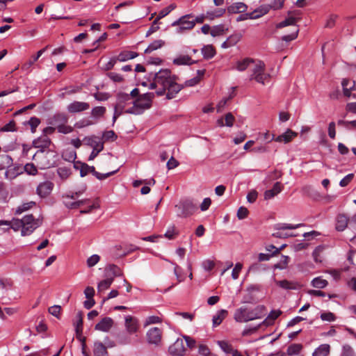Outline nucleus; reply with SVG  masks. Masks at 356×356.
Wrapping results in <instances>:
<instances>
[{"label": "nucleus", "instance_id": "nucleus-37", "mask_svg": "<svg viewBox=\"0 0 356 356\" xmlns=\"http://www.w3.org/2000/svg\"><path fill=\"white\" fill-rule=\"evenodd\" d=\"M302 346L299 343H293L288 347L287 354L289 356H299Z\"/></svg>", "mask_w": 356, "mask_h": 356}, {"label": "nucleus", "instance_id": "nucleus-22", "mask_svg": "<svg viewBox=\"0 0 356 356\" xmlns=\"http://www.w3.org/2000/svg\"><path fill=\"white\" fill-rule=\"evenodd\" d=\"M33 145L36 148L45 149L48 148L51 144V140L47 136L43 135L33 142Z\"/></svg>", "mask_w": 356, "mask_h": 356}, {"label": "nucleus", "instance_id": "nucleus-23", "mask_svg": "<svg viewBox=\"0 0 356 356\" xmlns=\"http://www.w3.org/2000/svg\"><path fill=\"white\" fill-rule=\"evenodd\" d=\"M283 186H282L280 182H276L274 185L273 188L266 191L264 193V199L265 200H270L274 197L275 195H277L278 193H280L282 190Z\"/></svg>", "mask_w": 356, "mask_h": 356}, {"label": "nucleus", "instance_id": "nucleus-4", "mask_svg": "<svg viewBox=\"0 0 356 356\" xmlns=\"http://www.w3.org/2000/svg\"><path fill=\"white\" fill-rule=\"evenodd\" d=\"M265 64L261 60H254L251 69L250 80H255L257 82L265 85L269 79V74L265 72Z\"/></svg>", "mask_w": 356, "mask_h": 356}, {"label": "nucleus", "instance_id": "nucleus-36", "mask_svg": "<svg viewBox=\"0 0 356 356\" xmlns=\"http://www.w3.org/2000/svg\"><path fill=\"white\" fill-rule=\"evenodd\" d=\"M113 282V278H112V277L106 278V279L101 281L97 285L98 293H102L104 291H106V289H108L111 286Z\"/></svg>", "mask_w": 356, "mask_h": 356}, {"label": "nucleus", "instance_id": "nucleus-46", "mask_svg": "<svg viewBox=\"0 0 356 356\" xmlns=\"http://www.w3.org/2000/svg\"><path fill=\"white\" fill-rule=\"evenodd\" d=\"M58 176L63 180L67 179L71 174L70 170L66 167H60L57 170Z\"/></svg>", "mask_w": 356, "mask_h": 356}, {"label": "nucleus", "instance_id": "nucleus-25", "mask_svg": "<svg viewBox=\"0 0 356 356\" xmlns=\"http://www.w3.org/2000/svg\"><path fill=\"white\" fill-rule=\"evenodd\" d=\"M349 219L344 214H339L336 220V229L339 232L343 231L348 225Z\"/></svg>", "mask_w": 356, "mask_h": 356}, {"label": "nucleus", "instance_id": "nucleus-60", "mask_svg": "<svg viewBox=\"0 0 356 356\" xmlns=\"http://www.w3.org/2000/svg\"><path fill=\"white\" fill-rule=\"evenodd\" d=\"M24 170L31 175H35L38 172V170L33 163L26 164L24 166Z\"/></svg>", "mask_w": 356, "mask_h": 356}, {"label": "nucleus", "instance_id": "nucleus-44", "mask_svg": "<svg viewBox=\"0 0 356 356\" xmlns=\"http://www.w3.org/2000/svg\"><path fill=\"white\" fill-rule=\"evenodd\" d=\"M296 22V19L294 17H289L285 20L278 23L276 25V28L281 29L287 26L294 25Z\"/></svg>", "mask_w": 356, "mask_h": 356}, {"label": "nucleus", "instance_id": "nucleus-10", "mask_svg": "<svg viewBox=\"0 0 356 356\" xmlns=\"http://www.w3.org/2000/svg\"><path fill=\"white\" fill-rule=\"evenodd\" d=\"M302 226V224H297V225H292V224H279L276 226L277 231L273 234V236L276 238H288V237H292L296 236V234H293L292 233L286 232L285 230L286 229H295L298 227H300Z\"/></svg>", "mask_w": 356, "mask_h": 356}, {"label": "nucleus", "instance_id": "nucleus-11", "mask_svg": "<svg viewBox=\"0 0 356 356\" xmlns=\"http://www.w3.org/2000/svg\"><path fill=\"white\" fill-rule=\"evenodd\" d=\"M177 215L181 217H188L196 210V206L191 200H185L176 205Z\"/></svg>", "mask_w": 356, "mask_h": 356}, {"label": "nucleus", "instance_id": "nucleus-55", "mask_svg": "<svg viewBox=\"0 0 356 356\" xmlns=\"http://www.w3.org/2000/svg\"><path fill=\"white\" fill-rule=\"evenodd\" d=\"M324 248L323 246H318L315 248L313 252V257L316 262H321V254L323 251Z\"/></svg>", "mask_w": 356, "mask_h": 356}, {"label": "nucleus", "instance_id": "nucleus-15", "mask_svg": "<svg viewBox=\"0 0 356 356\" xmlns=\"http://www.w3.org/2000/svg\"><path fill=\"white\" fill-rule=\"evenodd\" d=\"M169 353L172 356H183L186 348L183 339H177L168 348Z\"/></svg>", "mask_w": 356, "mask_h": 356}, {"label": "nucleus", "instance_id": "nucleus-9", "mask_svg": "<svg viewBox=\"0 0 356 356\" xmlns=\"http://www.w3.org/2000/svg\"><path fill=\"white\" fill-rule=\"evenodd\" d=\"M23 227L22 236L30 235L37 227L40 225V221L35 219L32 215L26 216L23 218Z\"/></svg>", "mask_w": 356, "mask_h": 356}, {"label": "nucleus", "instance_id": "nucleus-42", "mask_svg": "<svg viewBox=\"0 0 356 356\" xmlns=\"http://www.w3.org/2000/svg\"><path fill=\"white\" fill-rule=\"evenodd\" d=\"M204 74V70H198L197 76L186 81L185 82V86H194L197 85L200 82V78L202 76H203Z\"/></svg>", "mask_w": 356, "mask_h": 356}, {"label": "nucleus", "instance_id": "nucleus-58", "mask_svg": "<svg viewBox=\"0 0 356 356\" xmlns=\"http://www.w3.org/2000/svg\"><path fill=\"white\" fill-rule=\"evenodd\" d=\"M63 157L65 160L72 162L76 158V152L73 150L65 151L63 154Z\"/></svg>", "mask_w": 356, "mask_h": 356}, {"label": "nucleus", "instance_id": "nucleus-54", "mask_svg": "<svg viewBox=\"0 0 356 356\" xmlns=\"http://www.w3.org/2000/svg\"><path fill=\"white\" fill-rule=\"evenodd\" d=\"M57 130L59 133L67 134L73 131V127L66 124L57 126Z\"/></svg>", "mask_w": 356, "mask_h": 356}, {"label": "nucleus", "instance_id": "nucleus-48", "mask_svg": "<svg viewBox=\"0 0 356 356\" xmlns=\"http://www.w3.org/2000/svg\"><path fill=\"white\" fill-rule=\"evenodd\" d=\"M161 322V318L157 316H148L145 322H144V326L147 327L152 324H156Z\"/></svg>", "mask_w": 356, "mask_h": 356}, {"label": "nucleus", "instance_id": "nucleus-47", "mask_svg": "<svg viewBox=\"0 0 356 356\" xmlns=\"http://www.w3.org/2000/svg\"><path fill=\"white\" fill-rule=\"evenodd\" d=\"M46 49L47 48H44V49H40V51H38L37 52L36 56H33V60H29V62L25 63L23 65L22 68L23 69H26V68L30 67L34 63V62H35L42 55V54L45 51Z\"/></svg>", "mask_w": 356, "mask_h": 356}, {"label": "nucleus", "instance_id": "nucleus-41", "mask_svg": "<svg viewBox=\"0 0 356 356\" xmlns=\"http://www.w3.org/2000/svg\"><path fill=\"white\" fill-rule=\"evenodd\" d=\"M328 282L321 277H316L312 281V285L317 289H323L327 286Z\"/></svg>", "mask_w": 356, "mask_h": 356}, {"label": "nucleus", "instance_id": "nucleus-6", "mask_svg": "<svg viewBox=\"0 0 356 356\" xmlns=\"http://www.w3.org/2000/svg\"><path fill=\"white\" fill-rule=\"evenodd\" d=\"M191 14L184 15L172 23V26L177 27V33H182L185 31L191 30L195 26V22L190 20Z\"/></svg>", "mask_w": 356, "mask_h": 356}, {"label": "nucleus", "instance_id": "nucleus-52", "mask_svg": "<svg viewBox=\"0 0 356 356\" xmlns=\"http://www.w3.org/2000/svg\"><path fill=\"white\" fill-rule=\"evenodd\" d=\"M99 260L100 257L98 254H92V256L88 257L86 261L88 267H93L99 261Z\"/></svg>", "mask_w": 356, "mask_h": 356}, {"label": "nucleus", "instance_id": "nucleus-57", "mask_svg": "<svg viewBox=\"0 0 356 356\" xmlns=\"http://www.w3.org/2000/svg\"><path fill=\"white\" fill-rule=\"evenodd\" d=\"M298 29L297 27H295L293 29V32L291 34L284 35L282 38V40L286 42H290L295 40L298 36Z\"/></svg>", "mask_w": 356, "mask_h": 356}, {"label": "nucleus", "instance_id": "nucleus-21", "mask_svg": "<svg viewBox=\"0 0 356 356\" xmlns=\"http://www.w3.org/2000/svg\"><path fill=\"white\" fill-rule=\"evenodd\" d=\"M275 284L286 290H297L300 287V285L298 282L288 281L286 280L275 281Z\"/></svg>", "mask_w": 356, "mask_h": 356}, {"label": "nucleus", "instance_id": "nucleus-2", "mask_svg": "<svg viewBox=\"0 0 356 356\" xmlns=\"http://www.w3.org/2000/svg\"><path fill=\"white\" fill-rule=\"evenodd\" d=\"M266 314V308L263 305H259L252 309L246 307H241L236 310L234 319L237 322L243 323L264 317Z\"/></svg>", "mask_w": 356, "mask_h": 356}, {"label": "nucleus", "instance_id": "nucleus-51", "mask_svg": "<svg viewBox=\"0 0 356 356\" xmlns=\"http://www.w3.org/2000/svg\"><path fill=\"white\" fill-rule=\"evenodd\" d=\"M178 234L175 226H170L164 234V236L170 240L173 239Z\"/></svg>", "mask_w": 356, "mask_h": 356}, {"label": "nucleus", "instance_id": "nucleus-49", "mask_svg": "<svg viewBox=\"0 0 356 356\" xmlns=\"http://www.w3.org/2000/svg\"><path fill=\"white\" fill-rule=\"evenodd\" d=\"M34 205H35L34 202H29L24 203L17 207V209H16V213L20 214L22 212L30 209Z\"/></svg>", "mask_w": 356, "mask_h": 356}, {"label": "nucleus", "instance_id": "nucleus-61", "mask_svg": "<svg viewBox=\"0 0 356 356\" xmlns=\"http://www.w3.org/2000/svg\"><path fill=\"white\" fill-rule=\"evenodd\" d=\"M198 353L202 356H209L211 354L208 346L204 344L198 346Z\"/></svg>", "mask_w": 356, "mask_h": 356}, {"label": "nucleus", "instance_id": "nucleus-19", "mask_svg": "<svg viewBox=\"0 0 356 356\" xmlns=\"http://www.w3.org/2000/svg\"><path fill=\"white\" fill-rule=\"evenodd\" d=\"M270 9V5H262L254 11L249 13V17L251 19L259 18L267 14Z\"/></svg>", "mask_w": 356, "mask_h": 356}, {"label": "nucleus", "instance_id": "nucleus-50", "mask_svg": "<svg viewBox=\"0 0 356 356\" xmlns=\"http://www.w3.org/2000/svg\"><path fill=\"white\" fill-rule=\"evenodd\" d=\"M218 344L221 348V349L225 352L226 353H231L233 350V348L230 343L225 341H218Z\"/></svg>", "mask_w": 356, "mask_h": 356}, {"label": "nucleus", "instance_id": "nucleus-1", "mask_svg": "<svg viewBox=\"0 0 356 356\" xmlns=\"http://www.w3.org/2000/svg\"><path fill=\"white\" fill-rule=\"evenodd\" d=\"M183 86L177 83L176 76L167 69L161 70L155 74L149 88L155 90L159 96L165 95L168 99H172L182 89Z\"/></svg>", "mask_w": 356, "mask_h": 356}, {"label": "nucleus", "instance_id": "nucleus-28", "mask_svg": "<svg viewBox=\"0 0 356 356\" xmlns=\"http://www.w3.org/2000/svg\"><path fill=\"white\" fill-rule=\"evenodd\" d=\"M247 9V6L242 2H236L229 6L227 8L229 13H238L245 12Z\"/></svg>", "mask_w": 356, "mask_h": 356}, {"label": "nucleus", "instance_id": "nucleus-62", "mask_svg": "<svg viewBox=\"0 0 356 356\" xmlns=\"http://www.w3.org/2000/svg\"><path fill=\"white\" fill-rule=\"evenodd\" d=\"M40 119L36 117H32L29 120L28 124L30 125L33 133L35 131V129L40 124Z\"/></svg>", "mask_w": 356, "mask_h": 356}, {"label": "nucleus", "instance_id": "nucleus-63", "mask_svg": "<svg viewBox=\"0 0 356 356\" xmlns=\"http://www.w3.org/2000/svg\"><path fill=\"white\" fill-rule=\"evenodd\" d=\"M224 120L225 126L231 127L234 124L235 118L231 113H228L225 115Z\"/></svg>", "mask_w": 356, "mask_h": 356}, {"label": "nucleus", "instance_id": "nucleus-53", "mask_svg": "<svg viewBox=\"0 0 356 356\" xmlns=\"http://www.w3.org/2000/svg\"><path fill=\"white\" fill-rule=\"evenodd\" d=\"M224 26L222 25H218L213 27L211 30V35L213 37H216L219 35H222L224 34Z\"/></svg>", "mask_w": 356, "mask_h": 356}, {"label": "nucleus", "instance_id": "nucleus-16", "mask_svg": "<svg viewBox=\"0 0 356 356\" xmlns=\"http://www.w3.org/2000/svg\"><path fill=\"white\" fill-rule=\"evenodd\" d=\"M297 135L298 134L296 132L288 129L284 133L277 136V137H275V135L272 134L271 140H274L277 143L287 144L296 138Z\"/></svg>", "mask_w": 356, "mask_h": 356}, {"label": "nucleus", "instance_id": "nucleus-14", "mask_svg": "<svg viewBox=\"0 0 356 356\" xmlns=\"http://www.w3.org/2000/svg\"><path fill=\"white\" fill-rule=\"evenodd\" d=\"M90 107L88 102L75 100L67 106V111L69 113L75 114L88 111Z\"/></svg>", "mask_w": 356, "mask_h": 356}, {"label": "nucleus", "instance_id": "nucleus-39", "mask_svg": "<svg viewBox=\"0 0 356 356\" xmlns=\"http://www.w3.org/2000/svg\"><path fill=\"white\" fill-rule=\"evenodd\" d=\"M164 41L162 40H157L152 42L148 47L145 50V53L148 54L156 50L164 45Z\"/></svg>", "mask_w": 356, "mask_h": 356}, {"label": "nucleus", "instance_id": "nucleus-40", "mask_svg": "<svg viewBox=\"0 0 356 356\" xmlns=\"http://www.w3.org/2000/svg\"><path fill=\"white\" fill-rule=\"evenodd\" d=\"M202 53L205 58L209 59L214 56L216 51L212 45H206L202 49Z\"/></svg>", "mask_w": 356, "mask_h": 356}, {"label": "nucleus", "instance_id": "nucleus-13", "mask_svg": "<svg viewBox=\"0 0 356 356\" xmlns=\"http://www.w3.org/2000/svg\"><path fill=\"white\" fill-rule=\"evenodd\" d=\"M162 330L157 327L149 329L146 333V338L148 343L160 346L162 341Z\"/></svg>", "mask_w": 356, "mask_h": 356}, {"label": "nucleus", "instance_id": "nucleus-59", "mask_svg": "<svg viewBox=\"0 0 356 356\" xmlns=\"http://www.w3.org/2000/svg\"><path fill=\"white\" fill-rule=\"evenodd\" d=\"M76 321L75 323V330L76 333L82 332L83 319L81 313H78L76 315Z\"/></svg>", "mask_w": 356, "mask_h": 356}, {"label": "nucleus", "instance_id": "nucleus-7", "mask_svg": "<svg viewBox=\"0 0 356 356\" xmlns=\"http://www.w3.org/2000/svg\"><path fill=\"white\" fill-rule=\"evenodd\" d=\"M83 142L86 145L92 147V151L89 156L90 161L93 160L104 149L103 143L95 136L85 137Z\"/></svg>", "mask_w": 356, "mask_h": 356}, {"label": "nucleus", "instance_id": "nucleus-33", "mask_svg": "<svg viewBox=\"0 0 356 356\" xmlns=\"http://www.w3.org/2000/svg\"><path fill=\"white\" fill-rule=\"evenodd\" d=\"M173 63L177 65H191L193 63V61L187 55H180L173 60Z\"/></svg>", "mask_w": 356, "mask_h": 356}, {"label": "nucleus", "instance_id": "nucleus-8", "mask_svg": "<svg viewBox=\"0 0 356 356\" xmlns=\"http://www.w3.org/2000/svg\"><path fill=\"white\" fill-rule=\"evenodd\" d=\"M131 101L130 95L124 92H119L117 96V104L115 106V111L113 115V122L122 115L124 111V107L127 104H129Z\"/></svg>", "mask_w": 356, "mask_h": 356}, {"label": "nucleus", "instance_id": "nucleus-3", "mask_svg": "<svg viewBox=\"0 0 356 356\" xmlns=\"http://www.w3.org/2000/svg\"><path fill=\"white\" fill-rule=\"evenodd\" d=\"M154 97V93L147 92L138 96L134 102V105L124 111V113L140 115L145 110L149 109L152 106V99Z\"/></svg>", "mask_w": 356, "mask_h": 356}, {"label": "nucleus", "instance_id": "nucleus-26", "mask_svg": "<svg viewBox=\"0 0 356 356\" xmlns=\"http://www.w3.org/2000/svg\"><path fill=\"white\" fill-rule=\"evenodd\" d=\"M106 109L104 106H95L92 108L90 115L91 117L94 119V122H97V121L102 118L106 113Z\"/></svg>", "mask_w": 356, "mask_h": 356}, {"label": "nucleus", "instance_id": "nucleus-20", "mask_svg": "<svg viewBox=\"0 0 356 356\" xmlns=\"http://www.w3.org/2000/svg\"><path fill=\"white\" fill-rule=\"evenodd\" d=\"M113 325V319L109 317H105L95 325V330L108 332L112 327Z\"/></svg>", "mask_w": 356, "mask_h": 356}, {"label": "nucleus", "instance_id": "nucleus-24", "mask_svg": "<svg viewBox=\"0 0 356 356\" xmlns=\"http://www.w3.org/2000/svg\"><path fill=\"white\" fill-rule=\"evenodd\" d=\"M68 122V117L66 114L63 113H59L55 114L51 119L50 123L53 125L56 126V128H57V126L67 124Z\"/></svg>", "mask_w": 356, "mask_h": 356}, {"label": "nucleus", "instance_id": "nucleus-35", "mask_svg": "<svg viewBox=\"0 0 356 356\" xmlns=\"http://www.w3.org/2000/svg\"><path fill=\"white\" fill-rule=\"evenodd\" d=\"M227 312L225 309H221L213 317V326L219 325L226 317Z\"/></svg>", "mask_w": 356, "mask_h": 356}, {"label": "nucleus", "instance_id": "nucleus-32", "mask_svg": "<svg viewBox=\"0 0 356 356\" xmlns=\"http://www.w3.org/2000/svg\"><path fill=\"white\" fill-rule=\"evenodd\" d=\"M281 313L282 312L280 310L272 311L261 325H264L266 326L272 325L274 321L281 314Z\"/></svg>", "mask_w": 356, "mask_h": 356}, {"label": "nucleus", "instance_id": "nucleus-17", "mask_svg": "<svg viewBox=\"0 0 356 356\" xmlns=\"http://www.w3.org/2000/svg\"><path fill=\"white\" fill-rule=\"evenodd\" d=\"M54 188V184L50 181H45L44 182L40 183L37 188L36 193L40 197H46L50 195L52 190Z\"/></svg>", "mask_w": 356, "mask_h": 356}, {"label": "nucleus", "instance_id": "nucleus-27", "mask_svg": "<svg viewBox=\"0 0 356 356\" xmlns=\"http://www.w3.org/2000/svg\"><path fill=\"white\" fill-rule=\"evenodd\" d=\"M254 61V60L253 59L249 58L238 60L236 62L235 68L240 72H243L252 65Z\"/></svg>", "mask_w": 356, "mask_h": 356}, {"label": "nucleus", "instance_id": "nucleus-12", "mask_svg": "<svg viewBox=\"0 0 356 356\" xmlns=\"http://www.w3.org/2000/svg\"><path fill=\"white\" fill-rule=\"evenodd\" d=\"M124 328L128 334H136L140 329V323L138 319L131 315L125 316Z\"/></svg>", "mask_w": 356, "mask_h": 356}, {"label": "nucleus", "instance_id": "nucleus-45", "mask_svg": "<svg viewBox=\"0 0 356 356\" xmlns=\"http://www.w3.org/2000/svg\"><path fill=\"white\" fill-rule=\"evenodd\" d=\"M175 8H176V5L175 3H172V4L169 5L168 6L163 8L159 13L156 18H158L159 19H161V18L168 15Z\"/></svg>", "mask_w": 356, "mask_h": 356}, {"label": "nucleus", "instance_id": "nucleus-29", "mask_svg": "<svg viewBox=\"0 0 356 356\" xmlns=\"http://www.w3.org/2000/svg\"><path fill=\"white\" fill-rule=\"evenodd\" d=\"M94 356H108L106 347L101 342H95L93 348Z\"/></svg>", "mask_w": 356, "mask_h": 356}, {"label": "nucleus", "instance_id": "nucleus-64", "mask_svg": "<svg viewBox=\"0 0 356 356\" xmlns=\"http://www.w3.org/2000/svg\"><path fill=\"white\" fill-rule=\"evenodd\" d=\"M108 76L114 82L120 83L122 82L124 79L122 76L116 72H110L108 74Z\"/></svg>", "mask_w": 356, "mask_h": 356}, {"label": "nucleus", "instance_id": "nucleus-34", "mask_svg": "<svg viewBox=\"0 0 356 356\" xmlns=\"http://www.w3.org/2000/svg\"><path fill=\"white\" fill-rule=\"evenodd\" d=\"M232 90V92L231 93L229 94V96L228 97H226V98H223L222 100H220L218 104H217V106H216V109H217V112L220 113L222 111V110L224 108V107L225 106V105L227 104V102L229 99H232V97H234L235 96V90H236V87H232L231 88Z\"/></svg>", "mask_w": 356, "mask_h": 356}, {"label": "nucleus", "instance_id": "nucleus-18", "mask_svg": "<svg viewBox=\"0 0 356 356\" xmlns=\"http://www.w3.org/2000/svg\"><path fill=\"white\" fill-rule=\"evenodd\" d=\"M23 222V218L22 220L13 219L12 221L0 220V227L5 225L6 227L5 228L6 231L13 229L15 232H17L22 229Z\"/></svg>", "mask_w": 356, "mask_h": 356}, {"label": "nucleus", "instance_id": "nucleus-38", "mask_svg": "<svg viewBox=\"0 0 356 356\" xmlns=\"http://www.w3.org/2000/svg\"><path fill=\"white\" fill-rule=\"evenodd\" d=\"M137 56V54L133 51L121 52L117 57V60L120 62H124L129 59L134 58Z\"/></svg>", "mask_w": 356, "mask_h": 356}, {"label": "nucleus", "instance_id": "nucleus-30", "mask_svg": "<svg viewBox=\"0 0 356 356\" xmlns=\"http://www.w3.org/2000/svg\"><path fill=\"white\" fill-rule=\"evenodd\" d=\"M330 345L322 344L314 350L312 356H327L330 354Z\"/></svg>", "mask_w": 356, "mask_h": 356}, {"label": "nucleus", "instance_id": "nucleus-56", "mask_svg": "<svg viewBox=\"0 0 356 356\" xmlns=\"http://www.w3.org/2000/svg\"><path fill=\"white\" fill-rule=\"evenodd\" d=\"M224 9H218L213 12H207V17L209 19H213L215 17H219L222 16L225 13Z\"/></svg>", "mask_w": 356, "mask_h": 356}, {"label": "nucleus", "instance_id": "nucleus-31", "mask_svg": "<svg viewBox=\"0 0 356 356\" xmlns=\"http://www.w3.org/2000/svg\"><path fill=\"white\" fill-rule=\"evenodd\" d=\"M341 84L344 95L348 97H350L351 91L354 90V83L350 80L343 79Z\"/></svg>", "mask_w": 356, "mask_h": 356}, {"label": "nucleus", "instance_id": "nucleus-43", "mask_svg": "<svg viewBox=\"0 0 356 356\" xmlns=\"http://www.w3.org/2000/svg\"><path fill=\"white\" fill-rule=\"evenodd\" d=\"M96 124L92 120L82 119L74 124V127L77 129H82L86 127L91 126Z\"/></svg>", "mask_w": 356, "mask_h": 356}, {"label": "nucleus", "instance_id": "nucleus-5", "mask_svg": "<svg viewBox=\"0 0 356 356\" xmlns=\"http://www.w3.org/2000/svg\"><path fill=\"white\" fill-rule=\"evenodd\" d=\"M85 188L76 191L72 195H65L63 196V203L65 207L70 209H78L81 206L88 204L90 202L89 199H84L76 200L79 196L83 193Z\"/></svg>", "mask_w": 356, "mask_h": 356}]
</instances>
